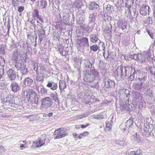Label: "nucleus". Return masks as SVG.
<instances>
[{
    "mask_svg": "<svg viewBox=\"0 0 155 155\" xmlns=\"http://www.w3.org/2000/svg\"><path fill=\"white\" fill-rule=\"evenodd\" d=\"M140 71L139 70H136L135 68L133 66H124L122 65L118 66L117 69L115 71L114 73L118 76H120L122 78L127 75L129 76L130 74L129 78L130 79L133 80L135 78V77L137 78V75L139 74Z\"/></svg>",
    "mask_w": 155,
    "mask_h": 155,
    "instance_id": "1",
    "label": "nucleus"
},
{
    "mask_svg": "<svg viewBox=\"0 0 155 155\" xmlns=\"http://www.w3.org/2000/svg\"><path fill=\"white\" fill-rule=\"evenodd\" d=\"M131 58H132L136 61L141 62H145L147 60L151 61L154 60L153 58L151 57L150 54L147 52L143 54H135L133 55H131Z\"/></svg>",
    "mask_w": 155,
    "mask_h": 155,
    "instance_id": "2",
    "label": "nucleus"
},
{
    "mask_svg": "<svg viewBox=\"0 0 155 155\" xmlns=\"http://www.w3.org/2000/svg\"><path fill=\"white\" fill-rule=\"evenodd\" d=\"M26 96L27 98L37 105L38 102V96L36 92L31 89H28L26 91Z\"/></svg>",
    "mask_w": 155,
    "mask_h": 155,
    "instance_id": "3",
    "label": "nucleus"
},
{
    "mask_svg": "<svg viewBox=\"0 0 155 155\" xmlns=\"http://www.w3.org/2000/svg\"><path fill=\"white\" fill-rule=\"evenodd\" d=\"M66 131L67 130L64 128H60L55 130L54 133V134L56 136L54 139L63 138L67 136L68 134L66 132Z\"/></svg>",
    "mask_w": 155,
    "mask_h": 155,
    "instance_id": "4",
    "label": "nucleus"
},
{
    "mask_svg": "<svg viewBox=\"0 0 155 155\" xmlns=\"http://www.w3.org/2000/svg\"><path fill=\"white\" fill-rule=\"evenodd\" d=\"M41 104L42 107L45 108H47L52 106L53 101L49 97H46L41 100Z\"/></svg>",
    "mask_w": 155,
    "mask_h": 155,
    "instance_id": "5",
    "label": "nucleus"
},
{
    "mask_svg": "<svg viewBox=\"0 0 155 155\" xmlns=\"http://www.w3.org/2000/svg\"><path fill=\"white\" fill-rule=\"evenodd\" d=\"M95 62V59L91 57L89 59L84 60L83 63L84 66L85 68H91Z\"/></svg>",
    "mask_w": 155,
    "mask_h": 155,
    "instance_id": "6",
    "label": "nucleus"
},
{
    "mask_svg": "<svg viewBox=\"0 0 155 155\" xmlns=\"http://www.w3.org/2000/svg\"><path fill=\"white\" fill-rule=\"evenodd\" d=\"M102 84L104 85V87L107 88H112L114 87L115 84L114 82L107 78L103 80Z\"/></svg>",
    "mask_w": 155,
    "mask_h": 155,
    "instance_id": "7",
    "label": "nucleus"
},
{
    "mask_svg": "<svg viewBox=\"0 0 155 155\" xmlns=\"http://www.w3.org/2000/svg\"><path fill=\"white\" fill-rule=\"evenodd\" d=\"M31 23L32 25L35 30L36 31L43 29L42 24L39 22L38 20H36L35 18L32 19L31 21Z\"/></svg>",
    "mask_w": 155,
    "mask_h": 155,
    "instance_id": "8",
    "label": "nucleus"
},
{
    "mask_svg": "<svg viewBox=\"0 0 155 155\" xmlns=\"http://www.w3.org/2000/svg\"><path fill=\"white\" fill-rule=\"evenodd\" d=\"M149 86V84L148 83H143L142 82L140 83H137L135 84L134 87L135 89L138 90H140L142 89L144 90L148 87Z\"/></svg>",
    "mask_w": 155,
    "mask_h": 155,
    "instance_id": "9",
    "label": "nucleus"
},
{
    "mask_svg": "<svg viewBox=\"0 0 155 155\" xmlns=\"http://www.w3.org/2000/svg\"><path fill=\"white\" fill-rule=\"evenodd\" d=\"M3 102H4L3 106L6 108H9L14 104L12 100L10 97H7L5 99Z\"/></svg>",
    "mask_w": 155,
    "mask_h": 155,
    "instance_id": "10",
    "label": "nucleus"
},
{
    "mask_svg": "<svg viewBox=\"0 0 155 155\" xmlns=\"http://www.w3.org/2000/svg\"><path fill=\"white\" fill-rule=\"evenodd\" d=\"M8 78L11 81L15 80L16 76V72L12 69H10L7 71Z\"/></svg>",
    "mask_w": 155,
    "mask_h": 155,
    "instance_id": "11",
    "label": "nucleus"
},
{
    "mask_svg": "<svg viewBox=\"0 0 155 155\" xmlns=\"http://www.w3.org/2000/svg\"><path fill=\"white\" fill-rule=\"evenodd\" d=\"M89 72V70H86V73L85 74L84 80L86 82H91L93 81L95 79Z\"/></svg>",
    "mask_w": 155,
    "mask_h": 155,
    "instance_id": "12",
    "label": "nucleus"
},
{
    "mask_svg": "<svg viewBox=\"0 0 155 155\" xmlns=\"http://www.w3.org/2000/svg\"><path fill=\"white\" fill-rule=\"evenodd\" d=\"M149 12V7L146 5H143L140 9V13L142 15H146Z\"/></svg>",
    "mask_w": 155,
    "mask_h": 155,
    "instance_id": "13",
    "label": "nucleus"
},
{
    "mask_svg": "<svg viewBox=\"0 0 155 155\" xmlns=\"http://www.w3.org/2000/svg\"><path fill=\"white\" fill-rule=\"evenodd\" d=\"M59 15L61 20L64 22H66L68 20L69 16L68 13L62 11L60 13Z\"/></svg>",
    "mask_w": 155,
    "mask_h": 155,
    "instance_id": "14",
    "label": "nucleus"
},
{
    "mask_svg": "<svg viewBox=\"0 0 155 155\" xmlns=\"http://www.w3.org/2000/svg\"><path fill=\"white\" fill-rule=\"evenodd\" d=\"M35 89L38 92H40L42 95H45L47 94V90L44 88L43 86L41 87L38 84H36L35 85Z\"/></svg>",
    "mask_w": 155,
    "mask_h": 155,
    "instance_id": "15",
    "label": "nucleus"
},
{
    "mask_svg": "<svg viewBox=\"0 0 155 155\" xmlns=\"http://www.w3.org/2000/svg\"><path fill=\"white\" fill-rule=\"evenodd\" d=\"M89 72L93 77H94L95 79H99V73L97 71L94 69L93 68L91 69H89Z\"/></svg>",
    "mask_w": 155,
    "mask_h": 155,
    "instance_id": "16",
    "label": "nucleus"
},
{
    "mask_svg": "<svg viewBox=\"0 0 155 155\" xmlns=\"http://www.w3.org/2000/svg\"><path fill=\"white\" fill-rule=\"evenodd\" d=\"M10 87L12 89V91L14 92H16L19 91L21 89V87L15 82H12Z\"/></svg>",
    "mask_w": 155,
    "mask_h": 155,
    "instance_id": "17",
    "label": "nucleus"
},
{
    "mask_svg": "<svg viewBox=\"0 0 155 155\" xmlns=\"http://www.w3.org/2000/svg\"><path fill=\"white\" fill-rule=\"evenodd\" d=\"M45 138L41 139V138L39 139L38 141H33V145L36 147H40L45 144Z\"/></svg>",
    "mask_w": 155,
    "mask_h": 155,
    "instance_id": "18",
    "label": "nucleus"
},
{
    "mask_svg": "<svg viewBox=\"0 0 155 155\" xmlns=\"http://www.w3.org/2000/svg\"><path fill=\"white\" fill-rule=\"evenodd\" d=\"M127 22L125 20H120L118 23V26L120 28L124 30H126Z\"/></svg>",
    "mask_w": 155,
    "mask_h": 155,
    "instance_id": "19",
    "label": "nucleus"
},
{
    "mask_svg": "<svg viewBox=\"0 0 155 155\" xmlns=\"http://www.w3.org/2000/svg\"><path fill=\"white\" fill-rule=\"evenodd\" d=\"M89 37L90 41L93 43H96L97 41H100L98 38V35L96 34H91Z\"/></svg>",
    "mask_w": 155,
    "mask_h": 155,
    "instance_id": "20",
    "label": "nucleus"
},
{
    "mask_svg": "<svg viewBox=\"0 0 155 155\" xmlns=\"http://www.w3.org/2000/svg\"><path fill=\"white\" fill-rule=\"evenodd\" d=\"M38 31V35L39 36V41L41 42L42 40L45 37V32L44 30L43 29L37 30Z\"/></svg>",
    "mask_w": 155,
    "mask_h": 155,
    "instance_id": "21",
    "label": "nucleus"
},
{
    "mask_svg": "<svg viewBox=\"0 0 155 155\" xmlns=\"http://www.w3.org/2000/svg\"><path fill=\"white\" fill-rule=\"evenodd\" d=\"M37 6L40 8L42 9L46 7L47 5V3L45 1H38L37 2Z\"/></svg>",
    "mask_w": 155,
    "mask_h": 155,
    "instance_id": "22",
    "label": "nucleus"
},
{
    "mask_svg": "<svg viewBox=\"0 0 155 155\" xmlns=\"http://www.w3.org/2000/svg\"><path fill=\"white\" fill-rule=\"evenodd\" d=\"M47 86L49 87H51V90H54L57 88L58 85L57 83H54L53 81L51 82L49 81L47 85Z\"/></svg>",
    "mask_w": 155,
    "mask_h": 155,
    "instance_id": "23",
    "label": "nucleus"
},
{
    "mask_svg": "<svg viewBox=\"0 0 155 155\" xmlns=\"http://www.w3.org/2000/svg\"><path fill=\"white\" fill-rule=\"evenodd\" d=\"M80 42L84 46H86L87 47H88L89 46L88 40L87 38L83 37L81 38L80 39Z\"/></svg>",
    "mask_w": 155,
    "mask_h": 155,
    "instance_id": "24",
    "label": "nucleus"
},
{
    "mask_svg": "<svg viewBox=\"0 0 155 155\" xmlns=\"http://www.w3.org/2000/svg\"><path fill=\"white\" fill-rule=\"evenodd\" d=\"M33 83V81L32 79L29 78H27L25 79L23 81V84L26 86H30Z\"/></svg>",
    "mask_w": 155,
    "mask_h": 155,
    "instance_id": "25",
    "label": "nucleus"
},
{
    "mask_svg": "<svg viewBox=\"0 0 155 155\" xmlns=\"http://www.w3.org/2000/svg\"><path fill=\"white\" fill-rule=\"evenodd\" d=\"M112 26L110 23L107 24L104 29V31L106 33L110 34L111 32Z\"/></svg>",
    "mask_w": 155,
    "mask_h": 155,
    "instance_id": "26",
    "label": "nucleus"
},
{
    "mask_svg": "<svg viewBox=\"0 0 155 155\" xmlns=\"http://www.w3.org/2000/svg\"><path fill=\"white\" fill-rule=\"evenodd\" d=\"M97 16V14L96 13H91L89 15L88 21L90 23L94 22L96 19Z\"/></svg>",
    "mask_w": 155,
    "mask_h": 155,
    "instance_id": "27",
    "label": "nucleus"
},
{
    "mask_svg": "<svg viewBox=\"0 0 155 155\" xmlns=\"http://www.w3.org/2000/svg\"><path fill=\"white\" fill-rule=\"evenodd\" d=\"M82 0H77L74 3L75 7L78 8H81L82 5Z\"/></svg>",
    "mask_w": 155,
    "mask_h": 155,
    "instance_id": "28",
    "label": "nucleus"
},
{
    "mask_svg": "<svg viewBox=\"0 0 155 155\" xmlns=\"http://www.w3.org/2000/svg\"><path fill=\"white\" fill-rule=\"evenodd\" d=\"M12 56L13 58L17 61L20 56V54L18 53V51L17 50H14Z\"/></svg>",
    "mask_w": 155,
    "mask_h": 155,
    "instance_id": "29",
    "label": "nucleus"
},
{
    "mask_svg": "<svg viewBox=\"0 0 155 155\" xmlns=\"http://www.w3.org/2000/svg\"><path fill=\"white\" fill-rule=\"evenodd\" d=\"M66 87L65 82L64 81L60 80L59 82V88L61 91L63 90Z\"/></svg>",
    "mask_w": 155,
    "mask_h": 155,
    "instance_id": "30",
    "label": "nucleus"
},
{
    "mask_svg": "<svg viewBox=\"0 0 155 155\" xmlns=\"http://www.w3.org/2000/svg\"><path fill=\"white\" fill-rule=\"evenodd\" d=\"M64 47L62 44H59L58 47V49L61 54L62 56H64L65 54L64 53Z\"/></svg>",
    "mask_w": 155,
    "mask_h": 155,
    "instance_id": "31",
    "label": "nucleus"
},
{
    "mask_svg": "<svg viewBox=\"0 0 155 155\" xmlns=\"http://www.w3.org/2000/svg\"><path fill=\"white\" fill-rule=\"evenodd\" d=\"M133 123V121L132 119L130 118L127 120L126 123V126L127 128L131 127Z\"/></svg>",
    "mask_w": 155,
    "mask_h": 155,
    "instance_id": "32",
    "label": "nucleus"
},
{
    "mask_svg": "<svg viewBox=\"0 0 155 155\" xmlns=\"http://www.w3.org/2000/svg\"><path fill=\"white\" fill-rule=\"evenodd\" d=\"M51 97H52L53 100L55 102L57 103H59L57 93L55 92V94H52Z\"/></svg>",
    "mask_w": 155,
    "mask_h": 155,
    "instance_id": "33",
    "label": "nucleus"
},
{
    "mask_svg": "<svg viewBox=\"0 0 155 155\" xmlns=\"http://www.w3.org/2000/svg\"><path fill=\"white\" fill-rule=\"evenodd\" d=\"M21 73L23 75H26L27 74L28 71L27 68L25 67V66L24 65H23L22 68L20 70Z\"/></svg>",
    "mask_w": 155,
    "mask_h": 155,
    "instance_id": "34",
    "label": "nucleus"
},
{
    "mask_svg": "<svg viewBox=\"0 0 155 155\" xmlns=\"http://www.w3.org/2000/svg\"><path fill=\"white\" fill-rule=\"evenodd\" d=\"M24 65V64L22 63H17V62L16 64L15 65V67L16 68L17 70H20L22 68L23 65Z\"/></svg>",
    "mask_w": 155,
    "mask_h": 155,
    "instance_id": "35",
    "label": "nucleus"
},
{
    "mask_svg": "<svg viewBox=\"0 0 155 155\" xmlns=\"http://www.w3.org/2000/svg\"><path fill=\"white\" fill-rule=\"evenodd\" d=\"M39 11L37 9H35L32 13V15L33 18H36L37 17H38L39 15Z\"/></svg>",
    "mask_w": 155,
    "mask_h": 155,
    "instance_id": "36",
    "label": "nucleus"
},
{
    "mask_svg": "<svg viewBox=\"0 0 155 155\" xmlns=\"http://www.w3.org/2000/svg\"><path fill=\"white\" fill-rule=\"evenodd\" d=\"M134 141L137 143H139L140 141V139L139 138V135L137 133H136L133 135Z\"/></svg>",
    "mask_w": 155,
    "mask_h": 155,
    "instance_id": "37",
    "label": "nucleus"
},
{
    "mask_svg": "<svg viewBox=\"0 0 155 155\" xmlns=\"http://www.w3.org/2000/svg\"><path fill=\"white\" fill-rule=\"evenodd\" d=\"M60 38V35L59 34L56 32L54 33L53 38L54 40L57 41L58 40L59 41Z\"/></svg>",
    "mask_w": 155,
    "mask_h": 155,
    "instance_id": "38",
    "label": "nucleus"
},
{
    "mask_svg": "<svg viewBox=\"0 0 155 155\" xmlns=\"http://www.w3.org/2000/svg\"><path fill=\"white\" fill-rule=\"evenodd\" d=\"M98 47L97 45H92L90 47L91 51L94 52L96 51L98 49Z\"/></svg>",
    "mask_w": 155,
    "mask_h": 155,
    "instance_id": "39",
    "label": "nucleus"
},
{
    "mask_svg": "<svg viewBox=\"0 0 155 155\" xmlns=\"http://www.w3.org/2000/svg\"><path fill=\"white\" fill-rule=\"evenodd\" d=\"M106 128L107 130L109 131L111 129L112 125L111 123L109 121H106Z\"/></svg>",
    "mask_w": 155,
    "mask_h": 155,
    "instance_id": "40",
    "label": "nucleus"
},
{
    "mask_svg": "<svg viewBox=\"0 0 155 155\" xmlns=\"http://www.w3.org/2000/svg\"><path fill=\"white\" fill-rule=\"evenodd\" d=\"M6 49L3 45H0V54H4L5 53Z\"/></svg>",
    "mask_w": 155,
    "mask_h": 155,
    "instance_id": "41",
    "label": "nucleus"
},
{
    "mask_svg": "<svg viewBox=\"0 0 155 155\" xmlns=\"http://www.w3.org/2000/svg\"><path fill=\"white\" fill-rule=\"evenodd\" d=\"M149 70L151 74L155 76V67L150 66L149 67Z\"/></svg>",
    "mask_w": 155,
    "mask_h": 155,
    "instance_id": "42",
    "label": "nucleus"
},
{
    "mask_svg": "<svg viewBox=\"0 0 155 155\" xmlns=\"http://www.w3.org/2000/svg\"><path fill=\"white\" fill-rule=\"evenodd\" d=\"M98 5L95 2H92L90 4V9H94L95 7L96 8H97Z\"/></svg>",
    "mask_w": 155,
    "mask_h": 155,
    "instance_id": "43",
    "label": "nucleus"
},
{
    "mask_svg": "<svg viewBox=\"0 0 155 155\" xmlns=\"http://www.w3.org/2000/svg\"><path fill=\"white\" fill-rule=\"evenodd\" d=\"M5 64V62L4 58L2 56H0V65L4 66Z\"/></svg>",
    "mask_w": 155,
    "mask_h": 155,
    "instance_id": "44",
    "label": "nucleus"
},
{
    "mask_svg": "<svg viewBox=\"0 0 155 155\" xmlns=\"http://www.w3.org/2000/svg\"><path fill=\"white\" fill-rule=\"evenodd\" d=\"M44 78L43 76L37 75L36 77V81L38 82H43Z\"/></svg>",
    "mask_w": 155,
    "mask_h": 155,
    "instance_id": "45",
    "label": "nucleus"
},
{
    "mask_svg": "<svg viewBox=\"0 0 155 155\" xmlns=\"http://www.w3.org/2000/svg\"><path fill=\"white\" fill-rule=\"evenodd\" d=\"M77 48L80 51H81L84 48V47L83 45L80 42V43H78Z\"/></svg>",
    "mask_w": 155,
    "mask_h": 155,
    "instance_id": "46",
    "label": "nucleus"
},
{
    "mask_svg": "<svg viewBox=\"0 0 155 155\" xmlns=\"http://www.w3.org/2000/svg\"><path fill=\"white\" fill-rule=\"evenodd\" d=\"M88 134V132L87 131L83 133L82 134H80L79 136L78 137L79 138L81 139L83 137L87 136Z\"/></svg>",
    "mask_w": 155,
    "mask_h": 155,
    "instance_id": "47",
    "label": "nucleus"
},
{
    "mask_svg": "<svg viewBox=\"0 0 155 155\" xmlns=\"http://www.w3.org/2000/svg\"><path fill=\"white\" fill-rule=\"evenodd\" d=\"M56 27L57 29L61 30L62 28V25L61 23L60 22H58L56 23Z\"/></svg>",
    "mask_w": 155,
    "mask_h": 155,
    "instance_id": "48",
    "label": "nucleus"
},
{
    "mask_svg": "<svg viewBox=\"0 0 155 155\" xmlns=\"http://www.w3.org/2000/svg\"><path fill=\"white\" fill-rule=\"evenodd\" d=\"M126 155H135L134 151L128 150L125 152Z\"/></svg>",
    "mask_w": 155,
    "mask_h": 155,
    "instance_id": "49",
    "label": "nucleus"
},
{
    "mask_svg": "<svg viewBox=\"0 0 155 155\" xmlns=\"http://www.w3.org/2000/svg\"><path fill=\"white\" fill-rule=\"evenodd\" d=\"M125 107H126V110L128 111H130L132 108V106L128 104H125Z\"/></svg>",
    "mask_w": 155,
    "mask_h": 155,
    "instance_id": "50",
    "label": "nucleus"
},
{
    "mask_svg": "<svg viewBox=\"0 0 155 155\" xmlns=\"http://www.w3.org/2000/svg\"><path fill=\"white\" fill-rule=\"evenodd\" d=\"M0 74L1 77H4L5 76L4 70L3 68L0 69Z\"/></svg>",
    "mask_w": 155,
    "mask_h": 155,
    "instance_id": "51",
    "label": "nucleus"
},
{
    "mask_svg": "<svg viewBox=\"0 0 155 155\" xmlns=\"http://www.w3.org/2000/svg\"><path fill=\"white\" fill-rule=\"evenodd\" d=\"M147 31L148 34L149 35L151 38L153 39L154 38V34L152 32H151L149 30H147Z\"/></svg>",
    "mask_w": 155,
    "mask_h": 155,
    "instance_id": "52",
    "label": "nucleus"
},
{
    "mask_svg": "<svg viewBox=\"0 0 155 155\" xmlns=\"http://www.w3.org/2000/svg\"><path fill=\"white\" fill-rule=\"evenodd\" d=\"M34 66L35 70L36 71L38 69H39V67H38L39 64L38 63H35L34 64Z\"/></svg>",
    "mask_w": 155,
    "mask_h": 155,
    "instance_id": "53",
    "label": "nucleus"
},
{
    "mask_svg": "<svg viewBox=\"0 0 155 155\" xmlns=\"http://www.w3.org/2000/svg\"><path fill=\"white\" fill-rule=\"evenodd\" d=\"M18 2V0H12V4L14 7L17 6V5Z\"/></svg>",
    "mask_w": 155,
    "mask_h": 155,
    "instance_id": "54",
    "label": "nucleus"
},
{
    "mask_svg": "<svg viewBox=\"0 0 155 155\" xmlns=\"http://www.w3.org/2000/svg\"><path fill=\"white\" fill-rule=\"evenodd\" d=\"M39 69L40 70H41L42 71L44 70L46 68L45 67L43 66L41 64H39Z\"/></svg>",
    "mask_w": 155,
    "mask_h": 155,
    "instance_id": "55",
    "label": "nucleus"
},
{
    "mask_svg": "<svg viewBox=\"0 0 155 155\" xmlns=\"http://www.w3.org/2000/svg\"><path fill=\"white\" fill-rule=\"evenodd\" d=\"M135 152V155H140V153L142 152V151L140 149L137 150L136 151H134Z\"/></svg>",
    "mask_w": 155,
    "mask_h": 155,
    "instance_id": "56",
    "label": "nucleus"
},
{
    "mask_svg": "<svg viewBox=\"0 0 155 155\" xmlns=\"http://www.w3.org/2000/svg\"><path fill=\"white\" fill-rule=\"evenodd\" d=\"M24 9V8L23 6H20L18 7V11L19 12H21L23 11Z\"/></svg>",
    "mask_w": 155,
    "mask_h": 155,
    "instance_id": "57",
    "label": "nucleus"
},
{
    "mask_svg": "<svg viewBox=\"0 0 155 155\" xmlns=\"http://www.w3.org/2000/svg\"><path fill=\"white\" fill-rule=\"evenodd\" d=\"M115 144L117 145H121L122 144V142L121 141L116 140L115 141Z\"/></svg>",
    "mask_w": 155,
    "mask_h": 155,
    "instance_id": "58",
    "label": "nucleus"
},
{
    "mask_svg": "<svg viewBox=\"0 0 155 155\" xmlns=\"http://www.w3.org/2000/svg\"><path fill=\"white\" fill-rule=\"evenodd\" d=\"M125 107V104L121 105L120 106V109L122 110H126V107Z\"/></svg>",
    "mask_w": 155,
    "mask_h": 155,
    "instance_id": "59",
    "label": "nucleus"
},
{
    "mask_svg": "<svg viewBox=\"0 0 155 155\" xmlns=\"http://www.w3.org/2000/svg\"><path fill=\"white\" fill-rule=\"evenodd\" d=\"M87 26L85 25L82 24L80 25V27L84 31Z\"/></svg>",
    "mask_w": 155,
    "mask_h": 155,
    "instance_id": "60",
    "label": "nucleus"
},
{
    "mask_svg": "<svg viewBox=\"0 0 155 155\" xmlns=\"http://www.w3.org/2000/svg\"><path fill=\"white\" fill-rule=\"evenodd\" d=\"M36 18H38V19L39 20V21H40V22L42 23L43 22V20L40 17V16H39L38 17H37Z\"/></svg>",
    "mask_w": 155,
    "mask_h": 155,
    "instance_id": "61",
    "label": "nucleus"
},
{
    "mask_svg": "<svg viewBox=\"0 0 155 155\" xmlns=\"http://www.w3.org/2000/svg\"><path fill=\"white\" fill-rule=\"evenodd\" d=\"M111 7V5H107V7H106L107 10L108 11L110 10Z\"/></svg>",
    "mask_w": 155,
    "mask_h": 155,
    "instance_id": "62",
    "label": "nucleus"
},
{
    "mask_svg": "<svg viewBox=\"0 0 155 155\" xmlns=\"http://www.w3.org/2000/svg\"><path fill=\"white\" fill-rule=\"evenodd\" d=\"M145 135L147 137H148L151 136V135L149 132H146L145 133Z\"/></svg>",
    "mask_w": 155,
    "mask_h": 155,
    "instance_id": "63",
    "label": "nucleus"
},
{
    "mask_svg": "<svg viewBox=\"0 0 155 155\" xmlns=\"http://www.w3.org/2000/svg\"><path fill=\"white\" fill-rule=\"evenodd\" d=\"M89 125V124L87 123V124L86 125H81V127L82 128H84L87 127V126H88Z\"/></svg>",
    "mask_w": 155,
    "mask_h": 155,
    "instance_id": "64",
    "label": "nucleus"
}]
</instances>
